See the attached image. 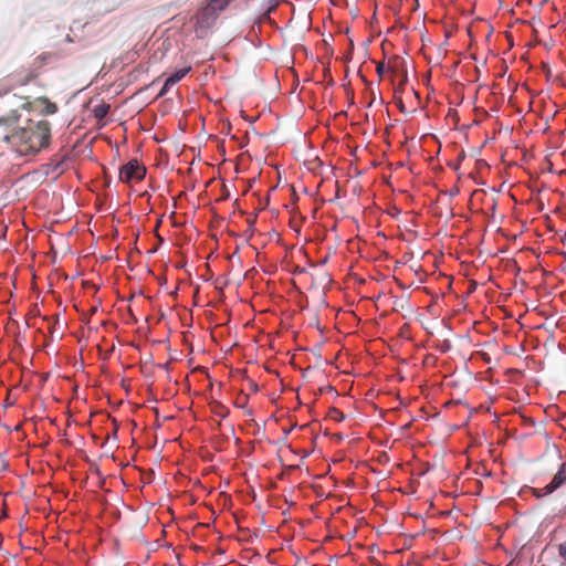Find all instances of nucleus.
Wrapping results in <instances>:
<instances>
[{"label": "nucleus", "instance_id": "obj_16", "mask_svg": "<svg viewBox=\"0 0 566 566\" xmlns=\"http://www.w3.org/2000/svg\"><path fill=\"white\" fill-rule=\"evenodd\" d=\"M170 86L171 85H167V80H166L165 83H164L163 88L160 90V92L158 94V96L159 97L164 96L167 93V91L169 90Z\"/></svg>", "mask_w": 566, "mask_h": 566}, {"label": "nucleus", "instance_id": "obj_10", "mask_svg": "<svg viewBox=\"0 0 566 566\" xmlns=\"http://www.w3.org/2000/svg\"><path fill=\"white\" fill-rule=\"evenodd\" d=\"M474 358L479 359L481 358L485 363H491L492 360V353H486L485 349H481L474 353Z\"/></svg>", "mask_w": 566, "mask_h": 566}, {"label": "nucleus", "instance_id": "obj_23", "mask_svg": "<svg viewBox=\"0 0 566 566\" xmlns=\"http://www.w3.org/2000/svg\"><path fill=\"white\" fill-rule=\"evenodd\" d=\"M490 209H491V210H495V202H493V203H492V206H491V208H490Z\"/></svg>", "mask_w": 566, "mask_h": 566}, {"label": "nucleus", "instance_id": "obj_7", "mask_svg": "<svg viewBox=\"0 0 566 566\" xmlns=\"http://www.w3.org/2000/svg\"><path fill=\"white\" fill-rule=\"evenodd\" d=\"M191 67L188 66L176 71L174 74L167 77V85H175L181 78H184L189 73Z\"/></svg>", "mask_w": 566, "mask_h": 566}, {"label": "nucleus", "instance_id": "obj_12", "mask_svg": "<svg viewBox=\"0 0 566 566\" xmlns=\"http://www.w3.org/2000/svg\"><path fill=\"white\" fill-rule=\"evenodd\" d=\"M516 347H521V345L520 344H516V345L503 344L502 349L505 354H514Z\"/></svg>", "mask_w": 566, "mask_h": 566}, {"label": "nucleus", "instance_id": "obj_24", "mask_svg": "<svg viewBox=\"0 0 566 566\" xmlns=\"http://www.w3.org/2000/svg\"><path fill=\"white\" fill-rule=\"evenodd\" d=\"M496 310H501V311L505 312V310H503L501 306H496Z\"/></svg>", "mask_w": 566, "mask_h": 566}, {"label": "nucleus", "instance_id": "obj_22", "mask_svg": "<svg viewBox=\"0 0 566 566\" xmlns=\"http://www.w3.org/2000/svg\"><path fill=\"white\" fill-rule=\"evenodd\" d=\"M510 373L517 374L518 371L516 369H509Z\"/></svg>", "mask_w": 566, "mask_h": 566}, {"label": "nucleus", "instance_id": "obj_1", "mask_svg": "<svg viewBox=\"0 0 566 566\" xmlns=\"http://www.w3.org/2000/svg\"><path fill=\"white\" fill-rule=\"evenodd\" d=\"M3 140L19 156H34L49 147L51 124L46 119L27 118L24 125L4 135Z\"/></svg>", "mask_w": 566, "mask_h": 566}, {"label": "nucleus", "instance_id": "obj_8", "mask_svg": "<svg viewBox=\"0 0 566 566\" xmlns=\"http://www.w3.org/2000/svg\"><path fill=\"white\" fill-rule=\"evenodd\" d=\"M111 106L108 104H101L95 106L93 113L95 118L103 119L109 112Z\"/></svg>", "mask_w": 566, "mask_h": 566}, {"label": "nucleus", "instance_id": "obj_4", "mask_svg": "<svg viewBox=\"0 0 566 566\" xmlns=\"http://www.w3.org/2000/svg\"><path fill=\"white\" fill-rule=\"evenodd\" d=\"M387 71L390 73L391 82L398 81V88L403 90L408 81L406 62L399 56H394L388 62Z\"/></svg>", "mask_w": 566, "mask_h": 566}, {"label": "nucleus", "instance_id": "obj_20", "mask_svg": "<svg viewBox=\"0 0 566 566\" xmlns=\"http://www.w3.org/2000/svg\"><path fill=\"white\" fill-rule=\"evenodd\" d=\"M505 157H506V153H503V154H502V156H501V159H502V161H503L504 164L506 163Z\"/></svg>", "mask_w": 566, "mask_h": 566}, {"label": "nucleus", "instance_id": "obj_13", "mask_svg": "<svg viewBox=\"0 0 566 566\" xmlns=\"http://www.w3.org/2000/svg\"><path fill=\"white\" fill-rule=\"evenodd\" d=\"M502 264H504L506 269H509V268H510V269H512V271H514V270H515V263H514V262H512L511 260H502V261L500 262V264H497V270L500 269V266H501Z\"/></svg>", "mask_w": 566, "mask_h": 566}, {"label": "nucleus", "instance_id": "obj_6", "mask_svg": "<svg viewBox=\"0 0 566 566\" xmlns=\"http://www.w3.org/2000/svg\"><path fill=\"white\" fill-rule=\"evenodd\" d=\"M565 483H566V464L562 463L559 465L558 471L552 479V481L548 484H546L544 488L535 490V495L538 497L548 495V494L553 493L554 491H556L557 489H559Z\"/></svg>", "mask_w": 566, "mask_h": 566}, {"label": "nucleus", "instance_id": "obj_19", "mask_svg": "<svg viewBox=\"0 0 566 566\" xmlns=\"http://www.w3.org/2000/svg\"><path fill=\"white\" fill-rule=\"evenodd\" d=\"M496 232H497V235H499V234H502V235H503V237H505V238L507 237V235H506V234L501 230V228H497V229H496Z\"/></svg>", "mask_w": 566, "mask_h": 566}, {"label": "nucleus", "instance_id": "obj_21", "mask_svg": "<svg viewBox=\"0 0 566 566\" xmlns=\"http://www.w3.org/2000/svg\"><path fill=\"white\" fill-rule=\"evenodd\" d=\"M334 411H335L336 413H338V415H339V418H340V419H343V418H344V415H343L342 412H339V411H338V410H336V409H335Z\"/></svg>", "mask_w": 566, "mask_h": 566}, {"label": "nucleus", "instance_id": "obj_18", "mask_svg": "<svg viewBox=\"0 0 566 566\" xmlns=\"http://www.w3.org/2000/svg\"><path fill=\"white\" fill-rule=\"evenodd\" d=\"M488 479H492V472L491 471H486L484 469V473H483Z\"/></svg>", "mask_w": 566, "mask_h": 566}, {"label": "nucleus", "instance_id": "obj_3", "mask_svg": "<svg viewBox=\"0 0 566 566\" xmlns=\"http://www.w3.org/2000/svg\"><path fill=\"white\" fill-rule=\"evenodd\" d=\"M229 4V0H207L205 7H202L193 17L195 31L198 36L203 38L208 31L214 25L219 14Z\"/></svg>", "mask_w": 566, "mask_h": 566}, {"label": "nucleus", "instance_id": "obj_2", "mask_svg": "<svg viewBox=\"0 0 566 566\" xmlns=\"http://www.w3.org/2000/svg\"><path fill=\"white\" fill-rule=\"evenodd\" d=\"M32 102L27 96L6 95L0 99V126L11 127L20 122L23 113H30Z\"/></svg>", "mask_w": 566, "mask_h": 566}, {"label": "nucleus", "instance_id": "obj_11", "mask_svg": "<svg viewBox=\"0 0 566 566\" xmlns=\"http://www.w3.org/2000/svg\"><path fill=\"white\" fill-rule=\"evenodd\" d=\"M213 411H214L218 416H220V417H222V418H226V417L228 416V413H229L228 409H227L224 406L220 405V403H218V405L216 406V408L213 409Z\"/></svg>", "mask_w": 566, "mask_h": 566}, {"label": "nucleus", "instance_id": "obj_15", "mask_svg": "<svg viewBox=\"0 0 566 566\" xmlns=\"http://www.w3.org/2000/svg\"><path fill=\"white\" fill-rule=\"evenodd\" d=\"M385 71H386V66H385L384 62H379L376 66L377 74L381 77L384 75Z\"/></svg>", "mask_w": 566, "mask_h": 566}, {"label": "nucleus", "instance_id": "obj_17", "mask_svg": "<svg viewBox=\"0 0 566 566\" xmlns=\"http://www.w3.org/2000/svg\"><path fill=\"white\" fill-rule=\"evenodd\" d=\"M484 347H485L484 349L486 350V353H492V349H493L492 345L485 344Z\"/></svg>", "mask_w": 566, "mask_h": 566}, {"label": "nucleus", "instance_id": "obj_14", "mask_svg": "<svg viewBox=\"0 0 566 566\" xmlns=\"http://www.w3.org/2000/svg\"><path fill=\"white\" fill-rule=\"evenodd\" d=\"M559 556L566 560V541L558 546Z\"/></svg>", "mask_w": 566, "mask_h": 566}, {"label": "nucleus", "instance_id": "obj_5", "mask_svg": "<svg viewBox=\"0 0 566 566\" xmlns=\"http://www.w3.org/2000/svg\"><path fill=\"white\" fill-rule=\"evenodd\" d=\"M146 175V168L136 159H132L119 169V180L126 184L140 181Z\"/></svg>", "mask_w": 566, "mask_h": 566}, {"label": "nucleus", "instance_id": "obj_9", "mask_svg": "<svg viewBox=\"0 0 566 566\" xmlns=\"http://www.w3.org/2000/svg\"><path fill=\"white\" fill-rule=\"evenodd\" d=\"M36 102L41 104H45V113L54 114L57 111V106L54 103L49 102L46 98H40Z\"/></svg>", "mask_w": 566, "mask_h": 566}]
</instances>
